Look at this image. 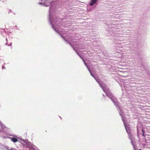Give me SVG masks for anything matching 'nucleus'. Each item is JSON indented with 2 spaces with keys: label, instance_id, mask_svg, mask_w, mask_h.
I'll list each match as a JSON object with an SVG mask.
<instances>
[{
  "label": "nucleus",
  "instance_id": "obj_3",
  "mask_svg": "<svg viewBox=\"0 0 150 150\" xmlns=\"http://www.w3.org/2000/svg\"><path fill=\"white\" fill-rule=\"evenodd\" d=\"M1 128L2 129H5L6 128V127L5 126H2Z\"/></svg>",
  "mask_w": 150,
  "mask_h": 150
},
{
  "label": "nucleus",
  "instance_id": "obj_5",
  "mask_svg": "<svg viewBox=\"0 0 150 150\" xmlns=\"http://www.w3.org/2000/svg\"><path fill=\"white\" fill-rule=\"evenodd\" d=\"M5 67L4 66H2V69H5Z\"/></svg>",
  "mask_w": 150,
  "mask_h": 150
},
{
  "label": "nucleus",
  "instance_id": "obj_4",
  "mask_svg": "<svg viewBox=\"0 0 150 150\" xmlns=\"http://www.w3.org/2000/svg\"><path fill=\"white\" fill-rule=\"evenodd\" d=\"M142 132H143V136H144V130L143 129H142Z\"/></svg>",
  "mask_w": 150,
  "mask_h": 150
},
{
  "label": "nucleus",
  "instance_id": "obj_2",
  "mask_svg": "<svg viewBox=\"0 0 150 150\" xmlns=\"http://www.w3.org/2000/svg\"><path fill=\"white\" fill-rule=\"evenodd\" d=\"M11 140L13 142H16L18 141V139L15 137L12 138Z\"/></svg>",
  "mask_w": 150,
  "mask_h": 150
},
{
  "label": "nucleus",
  "instance_id": "obj_7",
  "mask_svg": "<svg viewBox=\"0 0 150 150\" xmlns=\"http://www.w3.org/2000/svg\"><path fill=\"white\" fill-rule=\"evenodd\" d=\"M138 150H141L140 149H139Z\"/></svg>",
  "mask_w": 150,
  "mask_h": 150
},
{
  "label": "nucleus",
  "instance_id": "obj_1",
  "mask_svg": "<svg viewBox=\"0 0 150 150\" xmlns=\"http://www.w3.org/2000/svg\"><path fill=\"white\" fill-rule=\"evenodd\" d=\"M97 0H91L90 3L89 5L91 6H93L97 1Z\"/></svg>",
  "mask_w": 150,
  "mask_h": 150
},
{
  "label": "nucleus",
  "instance_id": "obj_6",
  "mask_svg": "<svg viewBox=\"0 0 150 150\" xmlns=\"http://www.w3.org/2000/svg\"><path fill=\"white\" fill-rule=\"evenodd\" d=\"M13 150V149H10V150Z\"/></svg>",
  "mask_w": 150,
  "mask_h": 150
}]
</instances>
